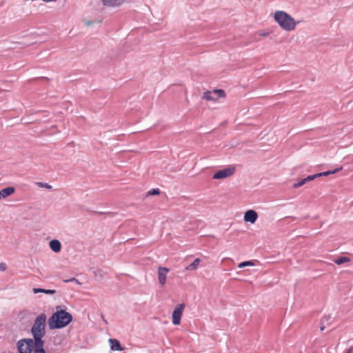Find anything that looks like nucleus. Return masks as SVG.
Here are the masks:
<instances>
[{"mask_svg": "<svg viewBox=\"0 0 353 353\" xmlns=\"http://www.w3.org/2000/svg\"><path fill=\"white\" fill-rule=\"evenodd\" d=\"M160 194V190L159 188H153L149 190L146 193V196H152V195H159Z\"/></svg>", "mask_w": 353, "mask_h": 353, "instance_id": "20", "label": "nucleus"}, {"mask_svg": "<svg viewBox=\"0 0 353 353\" xmlns=\"http://www.w3.org/2000/svg\"><path fill=\"white\" fill-rule=\"evenodd\" d=\"M235 167L230 166L216 172L212 178L214 179H223L233 175L235 172Z\"/></svg>", "mask_w": 353, "mask_h": 353, "instance_id": "5", "label": "nucleus"}, {"mask_svg": "<svg viewBox=\"0 0 353 353\" xmlns=\"http://www.w3.org/2000/svg\"><path fill=\"white\" fill-rule=\"evenodd\" d=\"M329 318H330V316H325V317H324V319H325V321H326L329 320Z\"/></svg>", "mask_w": 353, "mask_h": 353, "instance_id": "30", "label": "nucleus"}, {"mask_svg": "<svg viewBox=\"0 0 353 353\" xmlns=\"http://www.w3.org/2000/svg\"><path fill=\"white\" fill-rule=\"evenodd\" d=\"M169 270L167 268L159 267L158 270L159 281L161 285L165 283L166 275Z\"/></svg>", "mask_w": 353, "mask_h": 353, "instance_id": "10", "label": "nucleus"}, {"mask_svg": "<svg viewBox=\"0 0 353 353\" xmlns=\"http://www.w3.org/2000/svg\"><path fill=\"white\" fill-rule=\"evenodd\" d=\"M254 265V263L252 261H246L241 262L239 264L238 267L239 268H243L246 266H253Z\"/></svg>", "mask_w": 353, "mask_h": 353, "instance_id": "19", "label": "nucleus"}, {"mask_svg": "<svg viewBox=\"0 0 353 353\" xmlns=\"http://www.w3.org/2000/svg\"><path fill=\"white\" fill-rule=\"evenodd\" d=\"M341 169H342V168H340L334 169L333 170H328L326 172L317 173V175L319 176V177L322 176H327L331 174H334V173L337 172L338 171L341 170Z\"/></svg>", "mask_w": 353, "mask_h": 353, "instance_id": "18", "label": "nucleus"}, {"mask_svg": "<svg viewBox=\"0 0 353 353\" xmlns=\"http://www.w3.org/2000/svg\"><path fill=\"white\" fill-rule=\"evenodd\" d=\"M32 291L34 294L45 293L46 294H54L56 292L55 290H46L43 288H34Z\"/></svg>", "mask_w": 353, "mask_h": 353, "instance_id": "15", "label": "nucleus"}, {"mask_svg": "<svg viewBox=\"0 0 353 353\" xmlns=\"http://www.w3.org/2000/svg\"><path fill=\"white\" fill-rule=\"evenodd\" d=\"M85 23H86L87 26H90L92 23V22L88 21H86Z\"/></svg>", "mask_w": 353, "mask_h": 353, "instance_id": "27", "label": "nucleus"}, {"mask_svg": "<svg viewBox=\"0 0 353 353\" xmlns=\"http://www.w3.org/2000/svg\"><path fill=\"white\" fill-rule=\"evenodd\" d=\"M126 0H101L103 6L107 7H118L122 5Z\"/></svg>", "mask_w": 353, "mask_h": 353, "instance_id": "11", "label": "nucleus"}, {"mask_svg": "<svg viewBox=\"0 0 353 353\" xmlns=\"http://www.w3.org/2000/svg\"><path fill=\"white\" fill-rule=\"evenodd\" d=\"M225 97V91L221 89L214 90L213 91H206L203 93V99L207 101H216L219 98Z\"/></svg>", "mask_w": 353, "mask_h": 353, "instance_id": "4", "label": "nucleus"}, {"mask_svg": "<svg viewBox=\"0 0 353 353\" xmlns=\"http://www.w3.org/2000/svg\"><path fill=\"white\" fill-rule=\"evenodd\" d=\"M350 258L348 257H346V256H341L336 259H335L334 261L336 264L337 265H342L344 263H346V262H348L350 261Z\"/></svg>", "mask_w": 353, "mask_h": 353, "instance_id": "17", "label": "nucleus"}, {"mask_svg": "<svg viewBox=\"0 0 353 353\" xmlns=\"http://www.w3.org/2000/svg\"><path fill=\"white\" fill-rule=\"evenodd\" d=\"M274 20L285 30L292 31L296 27V21L289 14L284 11H276L274 15Z\"/></svg>", "mask_w": 353, "mask_h": 353, "instance_id": "2", "label": "nucleus"}, {"mask_svg": "<svg viewBox=\"0 0 353 353\" xmlns=\"http://www.w3.org/2000/svg\"><path fill=\"white\" fill-rule=\"evenodd\" d=\"M185 305L183 303L178 305L172 312V323L175 325L180 324L183 311Z\"/></svg>", "mask_w": 353, "mask_h": 353, "instance_id": "6", "label": "nucleus"}, {"mask_svg": "<svg viewBox=\"0 0 353 353\" xmlns=\"http://www.w3.org/2000/svg\"><path fill=\"white\" fill-rule=\"evenodd\" d=\"M351 351H352V348H350V349L346 352V353H351Z\"/></svg>", "mask_w": 353, "mask_h": 353, "instance_id": "29", "label": "nucleus"}, {"mask_svg": "<svg viewBox=\"0 0 353 353\" xmlns=\"http://www.w3.org/2000/svg\"><path fill=\"white\" fill-rule=\"evenodd\" d=\"M7 268L6 264L4 263H0V271H5Z\"/></svg>", "mask_w": 353, "mask_h": 353, "instance_id": "26", "label": "nucleus"}, {"mask_svg": "<svg viewBox=\"0 0 353 353\" xmlns=\"http://www.w3.org/2000/svg\"><path fill=\"white\" fill-rule=\"evenodd\" d=\"M50 249L55 253H59L61 250V243L57 239H52L49 243Z\"/></svg>", "mask_w": 353, "mask_h": 353, "instance_id": "12", "label": "nucleus"}, {"mask_svg": "<svg viewBox=\"0 0 353 353\" xmlns=\"http://www.w3.org/2000/svg\"><path fill=\"white\" fill-rule=\"evenodd\" d=\"M258 214L254 210H248L244 214L245 222H249L250 223H254L257 220Z\"/></svg>", "mask_w": 353, "mask_h": 353, "instance_id": "8", "label": "nucleus"}, {"mask_svg": "<svg viewBox=\"0 0 353 353\" xmlns=\"http://www.w3.org/2000/svg\"><path fill=\"white\" fill-rule=\"evenodd\" d=\"M306 183L305 178L298 181L297 183H294V188H296L301 187Z\"/></svg>", "mask_w": 353, "mask_h": 353, "instance_id": "23", "label": "nucleus"}, {"mask_svg": "<svg viewBox=\"0 0 353 353\" xmlns=\"http://www.w3.org/2000/svg\"><path fill=\"white\" fill-rule=\"evenodd\" d=\"M65 283H69V282H75L76 283H78V284H80V283L79 282V281L73 277V278H71L70 279H66V280H64L63 281Z\"/></svg>", "mask_w": 353, "mask_h": 353, "instance_id": "25", "label": "nucleus"}, {"mask_svg": "<svg viewBox=\"0 0 353 353\" xmlns=\"http://www.w3.org/2000/svg\"><path fill=\"white\" fill-rule=\"evenodd\" d=\"M44 336H33L34 338V347L33 353H46L44 350L45 342L43 340Z\"/></svg>", "mask_w": 353, "mask_h": 353, "instance_id": "7", "label": "nucleus"}, {"mask_svg": "<svg viewBox=\"0 0 353 353\" xmlns=\"http://www.w3.org/2000/svg\"><path fill=\"white\" fill-rule=\"evenodd\" d=\"M325 328V325H321L320 327V330H321V331H323V330H324Z\"/></svg>", "mask_w": 353, "mask_h": 353, "instance_id": "28", "label": "nucleus"}, {"mask_svg": "<svg viewBox=\"0 0 353 353\" xmlns=\"http://www.w3.org/2000/svg\"><path fill=\"white\" fill-rule=\"evenodd\" d=\"M37 185L39 187V188H45L46 189H48V190H50L52 188V185H49L48 183H43V182H38L37 183Z\"/></svg>", "mask_w": 353, "mask_h": 353, "instance_id": "22", "label": "nucleus"}, {"mask_svg": "<svg viewBox=\"0 0 353 353\" xmlns=\"http://www.w3.org/2000/svg\"><path fill=\"white\" fill-rule=\"evenodd\" d=\"M72 315L65 310H62L61 306L57 307V311L48 319L50 330L61 329L66 327L72 321Z\"/></svg>", "mask_w": 353, "mask_h": 353, "instance_id": "1", "label": "nucleus"}, {"mask_svg": "<svg viewBox=\"0 0 353 353\" xmlns=\"http://www.w3.org/2000/svg\"><path fill=\"white\" fill-rule=\"evenodd\" d=\"M109 343L110 345V348L112 350L114 351H121L123 350V348L121 347V345L120 342L116 339H109Z\"/></svg>", "mask_w": 353, "mask_h": 353, "instance_id": "13", "label": "nucleus"}, {"mask_svg": "<svg viewBox=\"0 0 353 353\" xmlns=\"http://www.w3.org/2000/svg\"><path fill=\"white\" fill-rule=\"evenodd\" d=\"M319 177V176L317 175V174H314L313 175H310V176H307L306 178H305V181H310L316 178Z\"/></svg>", "mask_w": 353, "mask_h": 353, "instance_id": "24", "label": "nucleus"}, {"mask_svg": "<svg viewBox=\"0 0 353 353\" xmlns=\"http://www.w3.org/2000/svg\"><path fill=\"white\" fill-rule=\"evenodd\" d=\"M23 341H25V340H19L17 343L19 353H31L33 350L30 347V345L24 344Z\"/></svg>", "mask_w": 353, "mask_h": 353, "instance_id": "9", "label": "nucleus"}, {"mask_svg": "<svg viewBox=\"0 0 353 353\" xmlns=\"http://www.w3.org/2000/svg\"><path fill=\"white\" fill-rule=\"evenodd\" d=\"M200 261H201L199 258L195 259L194 261L186 268V269L188 270H196L198 268V265H199Z\"/></svg>", "mask_w": 353, "mask_h": 353, "instance_id": "16", "label": "nucleus"}, {"mask_svg": "<svg viewBox=\"0 0 353 353\" xmlns=\"http://www.w3.org/2000/svg\"><path fill=\"white\" fill-rule=\"evenodd\" d=\"M46 321V315L44 313H41L36 317L30 330L32 336H45Z\"/></svg>", "mask_w": 353, "mask_h": 353, "instance_id": "3", "label": "nucleus"}, {"mask_svg": "<svg viewBox=\"0 0 353 353\" xmlns=\"http://www.w3.org/2000/svg\"><path fill=\"white\" fill-rule=\"evenodd\" d=\"M22 340H25L23 343L26 345H30V347L33 350L34 347V338L33 339H23Z\"/></svg>", "mask_w": 353, "mask_h": 353, "instance_id": "21", "label": "nucleus"}, {"mask_svg": "<svg viewBox=\"0 0 353 353\" xmlns=\"http://www.w3.org/2000/svg\"><path fill=\"white\" fill-rule=\"evenodd\" d=\"M14 188L7 187L0 190V199H5L14 192Z\"/></svg>", "mask_w": 353, "mask_h": 353, "instance_id": "14", "label": "nucleus"}]
</instances>
